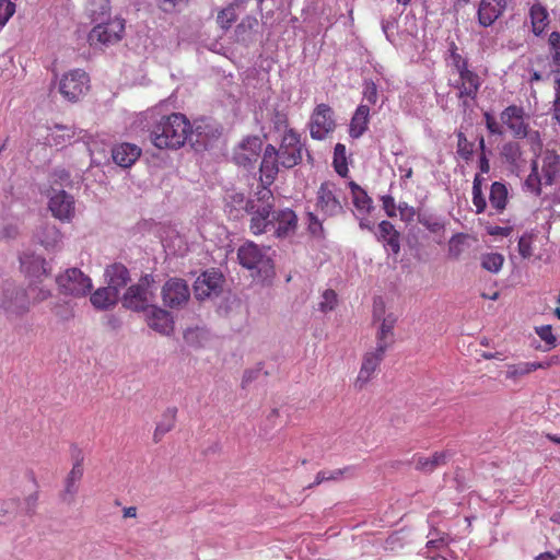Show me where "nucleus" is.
Returning <instances> with one entry per match:
<instances>
[{
    "label": "nucleus",
    "mask_w": 560,
    "mask_h": 560,
    "mask_svg": "<svg viewBox=\"0 0 560 560\" xmlns=\"http://www.w3.org/2000/svg\"><path fill=\"white\" fill-rule=\"evenodd\" d=\"M177 408L168 407L161 416L153 432V442L159 443L166 433L172 431L176 423Z\"/></svg>",
    "instance_id": "cd10ccee"
},
{
    "label": "nucleus",
    "mask_w": 560,
    "mask_h": 560,
    "mask_svg": "<svg viewBox=\"0 0 560 560\" xmlns=\"http://www.w3.org/2000/svg\"><path fill=\"white\" fill-rule=\"evenodd\" d=\"M548 44L550 47V54H551L553 63L556 66L560 67V33L552 32L549 35Z\"/></svg>",
    "instance_id": "de8ad7c7"
},
{
    "label": "nucleus",
    "mask_w": 560,
    "mask_h": 560,
    "mask_svg": "<svg viewBox=\"0 0 560 560\" xmlns=\"http://www.w3.org/2000/svg\"><path fill=\"white\" fill-rule=\"evenodd\" d=\"M147 323L150 328L161 335H170L174 329V322L171 313L156 305H153L148 310Z\"/></svg>",
    "instance_id": "6ab92c4d"
},
{
    "label": "nucleus",
    "mask_w": 560,
    "mask_h": 560,
    "mask_svg": "<svg viewBox=\"0 0 560 560\" xmlns=\"http://www.w3.org/2000/svg\"><path fill=\"white\" fill-rule=\"evenodd\" d=\"M555 90H556V98H555V102H553V110H555V116L556 118L559 120V114H560V78H557L555 80Z\"/></svg>",
    "instance_id": "69168bd1"
},
{
    "label": "nucleus",
    "mask_w": 560,
    "mask_h": 560,
    "mask_svg": "<svg viewBox=\"0 0 560 560\" xmlns=\"http://www.w3.org/2000/svg\"><path fill=\"white\" fill-rule=\"evenodd\" d=\"M418 221L420 224L425 226L430 232L434 234H440L444 231V224L432 217L428 215H419Z\"/></svg>",
    "instance_id": "603ef678"
},
{
    "label": "nucleus",
    "mask_w": 560,
    "mask_h": 560,
    "mask_svg": "<svg viewBox=\"0 0 560 560\" xmlns=\"http://www.w3.org/2000/svg\"><path fill=\"white\" fill-rule=\"evenodd\" d=\"M334 167L340 176L348 174V165L346 159V147L342 143H337L334 150Z\"/></svg>",
    "instance_id": "58836bf2"
},
{
    "label": "nucleus",
    "mask_w": 560,
    "mask_h": 560,
    "mask_svg": "<svg viewBox=\"0 0 560 560\" xmlns=\"http://www.w3.org/2000/svg\"><path fill=\"white\" fill-rule=\"evenodd\" d=\"M373 318L375 322H381L376 332V347L380 348V351L387 350L395 341L394 328L397 323V316L394 313L385 315V304L380 299L374 301Z\"/></svg>",
    "instance_id": "423d86ee"
},
{
    "label": "nucleus",
    "mask_w": 560,
    "mask_h": 560,
    "mask_svg": "<svg viewBox=\"0 0 560 560\" xmlns=\"http://www.w3.org/2000/svg\"><path fill=\"white\" fill-rule=\"evenodd\" d=\"M525 110L517 105L508 106L501 114L502 125H505L515 138L523 139L528 135V124L524 121Z\"/></svg>",
    "instance_id": "4468645a"
},
{
    "label": "nucleus",
    "mask_w": 560,
    "mask_h": 560,
    "mask_svg": "<svg viewBox=\"0 0 560 560\" xmlns=\"http://www.w3.org/2000/svg\"><path fill=\"white\" fill-rule=\"evenodd\" d=\"M59 291L65 295L84 296L92 289L91 279L78 268H70L57 277Z\"/></svg>",
    "instance_id": "9d476101"
},
{
    "label": "nucleus",
    "mask_w": 560,
    "mask_h": 560,
    "mask_svg": "<svg viewBox=\"0 0 560 560\" xmlns=\"http://www.w3.org/2000/svg\"><path fill=\"white\" fill-rule=\"evenodd\" d=\"M525 187L536 196H539L541 194V182L539 174H529L525 180Z\"/></svg>",
    "instance_id": "4d7b16f0"
},
{
    "label": "nucleus",
    "mask_w": 560,
    "mask_h": 560,
    "mask_svg": "<svg viewBox=\"0 0 560 560\" xmlns=\"http://www.w3.org/2000/svg\"><path fill=\"white\" fill-rule=\"evenodd\" d=\"M270 185L261 184V187L255 194V202L258 206H270V210L273 208V194L269 188Z\"/></svg>",
    "instance_id": "79ce46f5"
},
{
    "label": "nucleus",
    "mask_w": 560,
    "mask_h": 560,
    "mask_svg": "<svg viewBox=\"0 0 560 560\" xmlns=\"http://www.w3.org/2000/svg\"><path fill=\"white\" fill-rule=\"evenodd\" d=\"M538 364L536 363H518L513 365H508L506 370L502 371L501 373L505 374L506 380H510L512 382L520 381V377L528 374L529 372L536 370Z\"/></svg>",
    "instance_id": "f704fd0d"
},
{
    "label": "nucleus",
    "mask_w": 560,
    "mask_h": 560,
    "mask_svg": "<svg viewBox=\"0 0 560 560\" xmlns=\"http://www.w3.org/2000/svg\"><path fill=\"white\" fill-rule=\"evenodd\" d=\"M260 148H261V141L257 137H253V138H248V139L244 140L243 143L241 144V149L250 151V153L248 155H246L244 160L250 162L253 159H255L258 155Z\"/></svg>",
    "instance_id": "a18cd8bd"
},
{
    "label": "nucleus",
    "mask_w": 560,
    "mask_h": 560,
    "mask_svg": "<svg viewBox=\"0 0 560 560\" xmlns=\"http://www.w3.org/2000/svg\"><path fill=\"white\" fill-rule=\"evenodd\" d=\"M21 268L25 276L32 281L43 283L49 278V270L46 260L33 254H24L21 258Z\"/></svg>",
    "instance_id": "2eb2a0df"
},
{
    "label": "nucleus",
    "mask_w": 560,
    "mask_h": 560,
    "mask_svg": "<svg viewBox=\"0 0 560 560\" xmlns=\"http://www.w3.org/2000/svg\"><path fill=\"white\" fill-rule=\"evenodd\" d=\"M189 0H155L158 7L165 13L174 12L178 7L185 5Z\"/></svg>",
    "instance_id": "5fc2aeb1"
},
{
    "label": "nucleus",
    "mask_w": 560,
    "mask_h": 560,
    "mask_svg": "<svg viewBox=\"0 0 560 560\" xmlns=\"http://www.w3.org/2000/svg\"><path fill=\"white\" fill-rule=\"evenodd\" d=\"M450 456L451 454L447 452H435L430 457L416 455L413 456L415 468L422 472H431L444 465Z\"/></svg>",
    "instance_id": "a878e982"
},
{
    "label": "nucleus",
    "mask_w": 560,
    "mask_h": 560,
    "mask_svg": "<svg viewBox=\"0 0 560 560\" xmlns=\"http://www.w3.org/2000/svg\"><path fill=\"white\" fill-rule=\"evenodd\" d=\"M486 126L491 135L502 136L504 133L503 127L497 121L495 118L489 121Z\"/></svg>",
    "instance_id": "338daca9"
},
{
    "label": "nucleus",
    "mask_w": 560,
    "mask_h": 560,
    "mask_svg": "<svg viewBox=\"0 0 560 560\" xmlns=\"http://www.w3.org/2000/svg\"><path fill=\"white\" fill-rule=\"evenodd\" d=\"M279 158L277 149L272 144L265 148L262 161L260 164V184L271 185L279 172Z\"/></svg>",
    "instance_id": "aec40b11"
},
{
    "label": "nucleus",
    "mask_w": 560,
    "mask_h": 560,
    "mask_svg": "<svg viewBox=\"0 0 560 560\" xmlns=\"http://www.w3.org/2000/svg\"><path fill=\"white\" fill-rule=\"evenodd\" d=\"M141 149L136 144L121 143L112 151L114 162L121 167H130L140 156Z\"/></svg>",
    "instance_id": "5701e85b"
},
{
    "label": "nucleus",
    "mask_w": 560,
    "mask_h": 560,
    "mask_svg": "<svg viewBox=\"0 0 560 560\" xmlns=\"http://www.w3.org/2000/svg\"><path fill=\"white\" fill-rule=\"evenodd\" d=\"M386 350L380 351L378 347H375L373 351L366 352L363 358L362 366L359 373V381L368 382L371 375L376 371L377 366L382 362Z\"/></svg>",
    "instance_id": "393cba45"
},
{
    "label": "nucleus",
    "mask_w": 560,
    "mask_h": 560,
    "mask_svg": "<svg viewBox=\"0 0 560 560\" xmlns=\"http://www.w3.org/2000/svg\"><path fill=\"white\" fill-rule=\"evenodd\" d=\"M19 501L14 499L0 500V524L16 513Z\"/></svg>",
    "instance_id": "37998d69"
},
{
    "label": "nucleus",
    "mask_w": 560,
    "mask_h": 560,
    "mask_svg": "<svg viewBox=\"0 0 560 560\" xmlns=\"http://www.w3.org/2000/svg\"><path fill=\"white\" fill-rule=\"evenodd\" d=\"M472 195H474L472 202L476 207V212L480 213L486 209L487 203H486L485 197L482 196L481 184L477 177L474 182Z\"/></svg>",
    "instance_id": "8fccbe9b"
},
{
    "label": "nucleus",
    "mask_w": 560,
    "mask_h": 560,
    "mask_svg": "<svg viewBox=\"0 0 560 560\" xmlns=\"http://www.w3.org/2000/svg\"><path fill=\"white\" fill-rule=\"evenodd\" d=\"M536 332L540 337V339L544 340L548 346H556L557 339L552 334V328L550 325H545L536 328Z\"/></svg>",
    "instance_id": "13d9d810"
},
{
    "label": "nucleus",
    "mask_w": 560,
    "mask_h": 560,
    "mask_svg": "<svg viewBox=\"0 0 560 560\" xmlns=\"http://www.w3.org/2000/svg\"><path fill=\"white\" fill-rule=\"evenodd\" d=\"M459 77L462 81V86L459 89V96H470L475 97L478 88L480 85L479 77L472 71L466 68V62H463V66L459 70Z\"/></svg>",
    "instance_id": "c85d7f7f"
},
{
    "label": "nucleus",
    "mask_w": 560,
    "mask_h": 560,
    "mask_svg": "<svg viewBox=\"0 0 560 560\" xmlns=\"http://www.w3.org/2000/svg\"><path fill=\"white\" fill-rule=\"evenodd\" d=\"M83 456L81 455V452L78 451L77 452V456H75V460L72 465V468L70 470V472L68 474L67 476V479L70 480V481H74V482H78L81 480L82 476H83Z\"/></svg>",
    "instance_id": "09e8293b"
},
{
    "label": "nucleus",
    "mask_w": 560,
    "mask_h": 560,
    "mask_svg": "<svg viewBox=\"0 0 560 560\" xmlns=\"http://www.w3.org/2000/svg\"><path fill=\"white\" fill-rule=\"evenodd\" d=\"M77 493V482L66 479V487L62 493V500L67 503H72L74 494Z\"/></svg>",
    "instance_id": "680f3d73"
},
{
    "label": "nucleus",
    "mask_w": 560,
    "mask_h": 560,
    "mask_svg": "<svg viewBox=\"0 0 560 560\" xmlns=\"http://www.w3.org/2000/svg\"><path fill=\"white\" fill-rule=\"evenodd\" d=\"M192 127L188 118L180 113L161 116L150 129V140L158 149L177 150L185 145Z\"/></svg>",
    "instance_id": "f257e3e1"
},
{
    "label": "nucleus",
    "mask_w": 560,
    "mask_h": 560,
    "mask_svg": "<svg viewBox=\"0 0 560 560\" xmlns=\"http://www.w3.org/2000/svg\"><path fill=\"white\" fill-rule=\"evenodd\" d=\"M530 16L534 34L540 35L546 26L547 11L542 7H533L530 9Z\"/></svg>",
    "instance_id": "4c0bfd02"
},
{
    "label": "nucleus",
    "mask_w": 560,
    "mask_h": 560,
    "mask_svg": "<svg viewBox=\"0 0 560 560\" xmlns=\"http://www.w3.org/2000/svg\"><path fill=\"white\" fill-rule=\"evenodd\" d=\"M377 240L394 256H397L399 254V252H400V233L395 229L393 223H390L389 221L384 220V221L380 222Z\"/></svg>",
    "instance_id": "4be33fe9"
},
{
    "label": "nucleus",
    "mask_w": 560,
    "mask_h": 560,
    "mask_svg": "<svg viewBox=\"0 0 560 560\" xmlns=\"http://www.w3.org/2000/svg\"><path fill=\"white\" fill-rule=\"evenodd\" d=\"M381 201H382L383 209H384L385 213L387 214V217H389V218L396 217V210L398 207H396L395 199L389 195H385V196L381 197Z\"/></svg>",
    "instance_id": "052dcab7"
},
{
    "label": "nucleus",
    "mask_w": 560,
    "mask_h": 560,
    "mask_svg": "<svg viewBox=\"0 0 560 560\" xmlns=\"http://www.w3.org/2000/svg\"><path fill=\"white\" fill-rule=\"evenodd\" d=\"M222 275L212 270L202 272L195 282V293L197 298L205 299L211 294H217L222 287Z\"/></svg>",
    "instance_id": "f3484780"
},
{
    "label": "nucleus",
    "mask_w": 560,
    "mask_h": 560,
    "mask_svg": "<svg viewBox=\"0 0 560 560\" xmlns=\"http://www.w3.org/2000/svg\"><path fill=\"white\" fill-rule=\"evenodd\" d=\"M88 10L94 23L105 19H109V0H89Z\"/></svg>",
    "instance_id": "473e14b6"
},
{
    "label": "nucleus",
    "mask_w": 560,
    "mask_h": 560,
    "mask_svg": "<svg viewBox=\"0 0 560 560\" xmlns=\"http://www.w3.org/2000/svg\"><path fill=\"white\" fill-rule=\"evenodd\" d=\"M236 20V4L234 3L221 9L217 15V24L225 31H228Z\"/></svg>",
    "instance_id": "c9c22d12"
},
{
    "label": "nucleus",
    "mask_w": 560,
    "mask_h": 560,
    "mask_svg": "<svg viewBox=\"0 0 560 560\" xmlns=\"http://www.w3.org/2000/svg\"><path fill=\"white\" fill-rule=\"evenodd\" d=\"M363 97L369 103L374 105L377 102V88L372 81L365 82L363 90Z\"/></svg>",
    "instance_id": "bf43d9fd"
},
{
    "label": "nucleus",
    "mask_w": 560,
    "mask_h": 560,
    "mask_svg": "<svg viewBox=\"0 0 560 560\" xmlns=\"http://www.w3.org/2000/svg\"><path fill=\"white\" fill-rule=\"evenodd\" d=\"M90 90V77L82 69H73L62 74L59 80L58 91L61 96L70 102L81 101Z\"/></svg>",
    "instance_id": "20e7f679"
},
{
    "label": "nucleus",
    "mask_w": 560,
    "mask_h": 560,
    "mask_svg": "<svg viewBox=\"0 0 560 560\" xmlns=\"http://www.w3.org/2000/svg\"><path fill=\"white\" fill-rule=\"evenodd\" d=\"M490 203L499 211L505 209L508 200V189L504 184L494 182L490 188Z\"/></svg>",
    "instance_id": "72a5a7b5"
},
{
    "label": "nucleus",
    "mask_w": 560,
    "mask_h": 560,
    "mask_svg": "<svg viewBox=\"0 0 560 560\" xmlns=\"http://www.w3.org/2000/svg\"><path fill=\"white\" fill-rule=\"evenodd\" d=\"M50 133L48 135V141L54 145L65 147L71 143L75 137V130L73 127L55 125L49 128Z\"/></svg>",
    "instance_id": "2f4dec72"
},
{
    "label": "nucleus",
    "mask_w": 560,
    "mask_h": 560,
    "mask_svg": "<svg viewBox=\"0 0 560 560\" xmlns=\"http://www.w3.org/2000/svg\"><path fill=\"white\" fill-rule=\"evenodd\" d=\"M27 292L19 289L12 283H4L0 287V314L8 316H22L30 310Z\"/></svg>",
    "instance_id": "39448f33"
},
{
    "label": "nucleus",
    "mask_w": 560,
    "mask_h": 560,
    "mask_svg": "<svg viewBox=\"0 0 560 560\" xmlns=\"http://www.w3.org/2000/svg\"><path fill=\"white\" fill-rule=\"evenodd\" d=\"M532 234H524L518 240V253L523 258H529L532 256Z\"/></svg>",
    "instance_id": "864d4df0"
},
{
    "label": "nucleus",
    "mask_w": 560,
    "mask_h": 560,
    "mask_svg": "<svg viewBox=\"0 0 560 560\" xmlns=\"http://www.w3.org/2000/svg\"><path fill=\"white\" fill-rule=\"evenodd\" d=\"M302 149L300 135L294 129L284 130L279 149H277L280 165L285 168L298 165L302 161Z\"/></svg>",
    "instance_id": "6e6552de"
},
{
    "label": "nucleus",
    "mask_w": 560,
    "mask_h": 560,
    "mask_svg": "<svg viewBox=\"0 0 560 560\" xmlns=\"http://www.w3.org/2000/svg\"><path fill=\"white\" fill-rule=\"evenodd\" d=\"M49 209L59 220H70L74 213L73 198L65 190L57 191L50 197Z\"/></svg>",
    "instance_id": "412c9836"
},
{
    "label": "nucleus",
    "mask_w": 560,
    "mask_h": 560,
    "mask_svg": "<svg viewBox=\"0 0 560 560\" xmlns=\"http://www.w3.org/2000/svg\"><path fill=\"white\" fill-rule=\"evenodd\" d=\"M502 155L509 163L515 164L521 155V147L517 142H508L502 148Z\"/></svg>",
    "instance_id": "c03bdc74"
},
{
    "label": "nucleus",
    "mask_w": 560,
    "mask_h": 560,
    "mask_svg": "<svg viewBox=\"0 0 560 560\" xmlns=\"http://www.w3.org/2000/svg\"><path fill=\"white\" fill-rule=\"evenodd\" d=\"M124 33L125 20L120 18L105 19L95 22V26L88 35V42L92 47L103 48L120 42Z\"/></svg>",
    "instance_id": "7ed1b4c3"
},
{
    "label": "nucleus",
    "mask_w": 560,
    "mask_h": 560,
    "mask_svg": "<svg viewBox=\"0 0 560 560\" xmlns=\"http://www.w3.org/2000/svg\"><path fill=\"white\" fill-rule=\"evenodd\" d=\"M352 202L361 215H368L373 210V200L368 192L354 182L349 183Z\"/></svg>",
    "instance_id": "bb28decb"
},
{
    "label": "nucleus",
    "mask_w": 560,
    "mask_h": 560,
    "mask_svg": "<svg viewBox=\"0 0 560 560\" xmlns=\"http://www.w3.org/2000/svg\"><path fill=\"white\" fill-rule=\"evenodd\" d=\"M370 119V107L368 105H359L351 118L349 125V135L351 138H360L368 129Z\"/></svg>",
    "instance_id": "b1692460"
},
{
    "label": "nucleus",
    "mask_w": 560,
    "mask_h": 560,
    "mask_svg": "<svg viewBox=\"0 0 560 560\" xmlns=\"http://www.w3.org/2000/svg\"><path fill=\"white\" fill-rule=\"evenodd\" d=\"M246 211L252 214L250 231L256 234H262L271 231L272 213L270 206H258L255 200L246 202Z\"/></svg>",
    "instance_id": "ddd939ff"
},
{
    "label": "nucleus",
    "mask_w": 560,
    "mask_h": 560,
    "mask_svg": "<svg viewBox=\"0 0 560 560\" xmlns=\"http://www.w3.org/2000/svg\"><path fill=\"white\" fill-rule=\"evenodd\" d=\"M341 194L337 184L330 180L322 183L317 190L316 209L325 217H336L342 213Z\"/></svg>",
    "instance_id": "0eeeda50"
},
{
    "label": "nucleus",
    "mask_w": 560,
    "mask_h": 560,
    "mask_svg": "<svg viewBox=\"0 0 560 560\" xmlns=\"http://www.w3.org/2000/svg\"><path fill=\"white\" fill-rule=\"evenodd\" d=\"M288 124H289V120H288V116L285 114H281V113L276 114V119H275L276 129L280 130L281 128H284L285 130H288L289 129Z\"/></svg>",
    "instance_id": "774afa93"
},
{
    "label": "nucleus",
    "mask_w": 560,
    "mask_h": 560,
    "mask_svg": "<svg viewBox=\"0 0 560 560\" xmlns=\"http://www.w3.org/2000/svg\"><path fill=\"white\" fill-rule=\"evenodd\" d=\"M237 258L243 267L257 270L258 273H267L272 269L271 259L253 242H247L238 248Z\"/></svg>",
    "instance_id": "9b49d317"
},
{
    "label": "nucleus",
    "mask_w": 560,
    "mask_h": 560,
    "mask_svg": "<svg viewBox=\"0 0 560 560\" xmlns=\"http://www.w3.org/2000/svg\"><path fill=\"white\" fill-rule=\"evenodd\" d=\"M487 232L492 236H509L512 232L511 226H488Z\"/></svg>",
    "instance_id": "e2e57ef3"
},
{
    "label": "nucleus",
    "mask_w": 560,
    "mask_h": 560,
    "mask_svg": "<svg viewBox=\"0 0 560 560\" xmlns=\"http://www.w3.org/2000/svg\"><path fill=\"white\" fill-rule=\"evenodd\" d=\"M118 299V292L110 287L97 289L90 298L91 303L98 310H106L114 305Z\"/></svg>",
    "instance_id": "7c9ffc66"
},
{
    "label": "nucleus",
    "mask_w": 560,
    "mask_h": 560,
    "mask_svg": "<svg viewBox=\"0 0 560 560\" xmlns=\"http://www.w3.org/2000/svg\"><path fill=\"white\" fill-rule=\"evenodd\" d=\"M337 302V293L331 289H327L324 291L322 295V301L319 302V310L323 313L330 312L336 307Z\"/></svg>",
    "instance_id": "49530a36"
},
{
    "label": "nucleus",
    "mask_w": 560,
    "mask_h": 560,
    "mask_svg": "<svg viewBox=\"0 0 560 560\" xmlns=\"http://www.w3.org/2000/svg\"><path fill=\"white\" fill-rule=\"evenodd\" d=\"M15 12V3L0 0V27H3Z\"/></svg>",
    "instance_id": "3c124183"
},
{
    "label": "nucleus",
    "mask_w": 560,
    "mask_h": 560,
    "mask_svg": "<svg viewBox=\"0 0 560 560\" xmlns=\"http://www.w3.org/2000/svg\"><path fill=\"white\" fill-rule=\"evenodd\" d=\"M351 470V467H345L335 470H320L317 472L315 480L307 488L316 487L325 481H336L342 478V476Z\"/></svg>",
    "instance_id": "e433bc0d"
},
{
    "label": "nucleus",
    "mask_w": 560,
    "mask_h": 560,
    "mask_svg": "<svg viewBox=\"0 0 560 560\" xmlns=\"http://www.w3.org/2000/svg\"><path fill=\"white\" fill-rule=\"evenodd\" d=\"M33 299V303H39L47 300L50 296V290L38 281H32L28 284V293Z\"/></svg>",
    "instance_id": "a19ab883"
},
{
    "label": "nucleus",
    "mask_w": 560,
    "mask_h": 560,
    "mask_svg": "<svg viewBox=\"0 0 560 560\" xmlns=\"http://www.w3.org/2000/svg\"><path fill=\"white\" fill-rule=\"evenodd\" d=\"M105 275L108 278V287L117 292L129 281V271L122 264H113L107 267Z\"/></svg>",
    "instance_id": "c756f323"
},
{
    "label": "nucleus",
    "mask_w": 560,
    "mask_h": 560,
    "mask_svg": "<svg viewBox=\"0 0 560 560\" xmlns=\"http://www.w3.org/2000/svg\"><path fill=\"white\" fill-rule=\"evenodd\" d=\"M508 0H481L478 7V22L481 26L492 25L504 12Z\"/></svg>",
    "instance_id": "a211bd4d"
},
{
    "label": "nucleus",
    "mask_w": 560,
    "mask_h": 560,
    "mask_svg": "<svg viewBox=\"0 0 560 560\" xmlns=\"http://www.w3.org/2000/svg\"><path fill=\"white\" fill-rule=\"evenodd\" d=\"M472 147L474 144L468 143L463 133H457V153L463 158L468 159L474 151Z\"/></svg>",
    "instance_id": "6e6d98bb"
},
{
    "label": "nucleus",
    "mask_w": 560,
    "mask_h": 560,
    "mask_svg": "<svg viewBox=\"0 0 560 560\" xmlns=\"http://www.w3.org/2000/svg\"><path fill=\"white\" fill-rule=\"evenodd\" d=\"M504 257L499 253L485 254L481 257V266L483 269L497 273L501 270Z\"/></svg>",
    "instance_id": "ea45409f"
},
{
    "label": "nucleus",
    "mask_w": 560,
    "mask_h": 560,
    "mask_svg": "<svg viewBox=\"0 0 560 560\" xmlns=\"http://www.w3.org/2000/svg\"><path fill=\"white\" fill-rule=\"evenodd\" d=\"M163 304L170 308L184 306L189 298L190 291L187 282L180 278L168 279L161 290Z\"/></svg>",
    "instance_id": "f8f14e48"
},
{
    "label": "nucleus",
    "mask_w": 560,
    "mask_h": 560,
    "mask_svg": "<svg viewBox=\"0 0 560 560\" xmlns=\"http://www.w3.org/2000/svg\"><path fill=\"white\" fill-rule=\"evenodd\" d=\"M258 24V21L256 18L253 16H246L242 20V22L237 25L236 32L240 33L241 31L245 28L252 30Z\"/></svg>",
    "instance_id": "0e129e2a"
},
{
    "label": "nucleus",
    "mask_w": 560,
    "mask_h": 560,
    "mask_svg": "<svg viewBox=\"0 0 560 560\" xmlns=\"http://www.w3.org/2000/svg\"><path fill=\"white\" fill-rule=\"evenodd\" d=\"M296 226L298 217L293 210L287 208L273 211L271 232H273L277 237L282 238L292 235L295 232Z\"/></svg>",
    "instance_id": "dca6fc26"
},
{
    "label": "nucleus",
    "mask_w": 560,
    "mask_h": 560,
    "mask_svg": "<svg viewBox=\"0 0 560 560\" xmlns=\"http://www.w3.org/2000/svg\"><path fill=\"white\" fill-rule=\"evenodd\" d=\"M153 283L152 275L142 276L138 283L130 285L125 292L121 300L122 306L135 312L148 311L153 306L155 298Z\"/></svg>",
    "instance_id": "f03ea898"
},
{
    "label": "nucleus",
    "mask_w": 560,
    "mask_h": 560,
    "mask_svg": "<svg viewBox=\"0 0 560 560\" xmlns=\"http://www.w3.org/2000/svg\"><path fill=\"white\" fill-rule=\"evenodd\" d=\"M336 128L334 110L328 104H318L313 109L308 122L310 135L314 140H324Z\"/></svg>",
    "instance_id": "1a4fd4ad"
}]
</instances>
